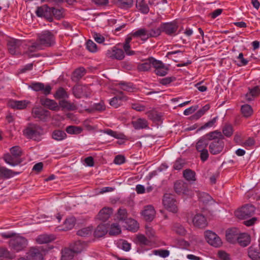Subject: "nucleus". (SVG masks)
<instances>
[{
  "mask_svg": "<svg viewBox=\"0 0 260 260\" xmlns=\"http://www.w3.org/2000/svg\"><path fill=\"white\" fill-rule=\"evenodd\" d=\"M55 43L54 34L48 30L42 31L37 35L36 41L28 47V50L30 52L41 50L46 47H50Z\"/></svg>",
  "mask_w": 260,
  "mask_h": 260,
  "instance_id": "obj_1",
  "label": "nucleus"
},
{
  "mask_svg": "<svg viewBox=\"0 0 260 260\" xmlns=\"http://www.w3.org/2000/svg\"><path fill=\"white\" fill-rule=\"evenodd\" d=\"M209 140L211 141L209 144V150L211 154L216 155L220 153L224 146L222 134L218 131L212 132L206 135Z\"/></svg>",
  "mask_w": 260,
  "mask_h": 260,
  "instance_id": "obj_2",
  "label": "nucleus"
},
{
  "mask_svg": "<svg viewBox=\"0 0 260 260\" xmlns=\"http://www.w3.org/2000/svg\"><path fill=\"white\" fill-rule=\"evenodd\" d=\"M23 134L27 138L39 142L41 140L43 130L37 124H29L23 131Z\"/></svg>",
  "mask_w": 260,
  "mask_h": 260,
  "instance_id": "obj_3",
  "label": "nucleus"
},
{
  "mask_svg": "<svg viewBox=\"0 0 260 260\" xmlns=\"http://www.w3.org/2000/svg\"><path fill=\"white\" fill-rule=\"evenodd\" d=\"M174 189L178 195L191 197L194 194L193 190L189 187L188 184L181 180L174 182Z\"/></svg>",
  "mask_w": 260,
  "mask_h": 260,
  "instance_id": "obj_4",
  "label": "nucleus"
},
{
  "mask_svg": "<svg viewBox=\"0 0 260 260\" xmlns=\"http://www.w3.org/2000/svg\"><path fill=\"white\" fill-rule=\"evenodd\" d=\"M27 245V240L24 237L17 236L9 241L10 247L14 251L19 252L23 250Z\"/></svg>",
  "mask_w": 260,
  "mask_h": 260,
  "instance_id": "obj_5",
  "label": "nucleus"
},
{
  "mask_svg": "<svg viewBox=\"0 0 260 260\" xmlns=\"http://www.w3.org/2000/svg\"><path fill=\"white\" fill-rule=\"evenodd\" d=\"M254 206L246 204L235 211L236 216L239 219H245L252 216L255 212Z\"/></svg>",
  "mask_w": 260,
  "mask_h": 260,
  "instance_id": "obj_6",
  "label": "nucleus"
},
{
  "mask_svg": "<svg viewBox=\"0 0 260 260\" xmlns=\"http://www.w3.org/2000/svg\"><path fill=\"white\" fill-rule=\"evenodd\" d=\"M25 45L23 41L11 39L8 42V49L11 54H19L21 53L22 48L24 47Z\"/></svg>",
  "mask_w": 260,
  "mask_h": 260,
  "instance_id": "obj_7",
  "label": "nucleus"
},
{
  "mask_svg": "<svg viewBox=\"0 0 260 260\" xmlns=\"http://www.w3.org/2000/svg\"><path fill=\"white\" fill-rule=\"evenodd\" d=\"M162 203L165 208L170 212L176 213L178 211L177 201L173 195L169 193L164 194Z\"/></svg>",
  "mask_w": 260,
  "mask_h": 260,
  "instance_id": "obj_8",
  "label": "nucleus"
},
{
  "mask_svg": "<svg viewBox=\"0 0 260 260\" xmlns=\"http://www.w3.org/2000/svg\"><path fill=\"white\" fill-rule=\"evenodd\" d=\"M27 257L31 260H43L45 250L41 247H32L26 253Z\"/></svg>",
  "mask_w": 260,
  "mask_h": 260,
  "instance_id": "obj_9",
  "label": "nucleus"
},
{
  "mask_svg": "<svg viewBox=\"0 0 260 260\" xmlns=\"http://www.w3.org/2000/svg\"><path fill=\"white\" fill-rule=\"evenodd\" d=\"M204 236L207 242L212 246L219 247L222 244L220 238L211 231H206L204 232Z\"/></svg>",
  "mask_w": 260,
  "mask_h": 260,
  "instance_id": "obj_10",
  "label": "nucleus"
},
{
  "mask_svg": "<svg viewBox=\"0 0 260 260\" xmlns=\"http://www.w3.org/2000/svg\"><path fill=\"white\" fill-rule=\"evenodd\" d=\"M113 93L116 95L109 101L110 105L115 108H117L122 105V101H126L127 97L125 96L122 91L115 90Z\"/></svg>",
  "mask_w": 260,
  "mask_h": 260,
  "instance_id": "obj_11",
  "label": "nucleus"
},
{
  "mask_svg": "<svg viewBox=\"0 0 260 260\" xmlns=\"http://www.w3.org/2000/svg\"><path fill=\"white\" fill-rule=\"evenodd\" d=\"M51 7L46 5L38 7L36 11V14L38 17H43L49 22L53 21V18L51 16Z\"/></svg>",
  "mask_w": 260,
  "mask_h": 260,
  "instance_id": "obj_12",
  "label": "nucleus"
},
{
  "mask_svg": "<svg viewBox=\"0 0 260 260\" xmlns=\"http://www.w3.org/2000/svg\"><path fill=\"white\" fill-rule=\"evenodd\" d=\"M152 65L155 69L154 72L159 76H164L168 73V68L159 60L155 59H151Z\"/></svg>",
  "mask_w": 260,
  "mask_h": 260,
  "instance_id": "obj_13",
  "label": "nucleus"
},
{
  "mask_svg": "<svg viewBox=\"0 0 260 260\" xmlns=\"http://www.w3.org/2000/svg\"><path fill=\"white\" fill-rule=\"evenodd\" d=\"M160 25L162 32H165L169 36L175 35L176 32L178 28L177 23L174 21L162 23Z\"/></svg>",
  "mask_w": 260,
  "mask_h": 260,
  "instance_id": "obj_14",
  "label": "nucleus"
},
{
  "mask_svg": "<svg viewBox=\"0 0 260 260\" xmlns=\"http://www.w3.org/2000/svg\"><path fill=\"white\" fill-rule=\"evenodd\" d=\"M31 113L33 117L40 120H46L50 116V112L42 107L33 108Z\"/></svg>",
  "mask_w": 260,
  "mask_h": 260,
  "instance_id": "obj_15",
  "label": "nucleus"
},
{
  "mask_svg": "<svg viewBox=\"0 0 260 260\" xmlns=\"http://www.w3.org/2000/svg\"><path fill=\"white\" fill-rule=\"evenodd\" d=\"M29 87L35 91H42L43 93L46 95L50 94L52 89L49 85L45 87L44 84L41 82H32L29 85Z\"/></svg>",
  "mask_w": 260,
  "mask_h": 260,
  "instance_id": "obj_16",
  "label": "nucleus"
},
{
  "mask_svg": "<svg viewBox=\"0 0 260 260\" xmlns=\"http://www.w3.org/2000/svg\"><path fill=\"white\" fill-rule=\"evenodd\" d=\"M141 214L146 221H151L155 216V211L152 206L148 205L144 207Z\"/></svg>",
  "mask_w": 260,
  "mask_h": 260,
  "instance_id": "obj_17",
  "label": "nucleus"
},
{
  "mask_svg": "<svg viewBox=\"0 0 260 260\" xmlns=\"http://www.w3.org/2000/svg\"><path fill=\"white\" fill-rule=\"evenodd\" d=\"M108 57L112 59L121 60L124 57V54L122 49L114 47L111 50H108L106 53Z\"/></svg>",
  "mask_w": 260,
  "mask_h": 260,
  "instance_id": "obj_18",
  "label": "nucleus"
},
{
  "mask_svg": "<svg viewBox=\"0 0 260 260\" xmlns=\"http://www.w3.org/2000/svg\"><path fill=\"white\" fill-rule=\"evenodd\" d=\"M88 89L86 86L77 85L73 87V92L74 96L77 98L79 99L83 96L87 97V90Z\"/></svg>",
  "mask_w": 260,
  "mask_h": 260,
  "instance_id": "obj_19",
  "label": "nucleus"
},
{
  "mask_svg": "<svg viewBox=\"0 0 260 260\" xmlns=\"http://www.w3.org/2000/svg\"><path fill=\"white\" fill-rule=\"evenodd\" d=\"M192 222L194 226L204 228L207 225V221L205 217L202 214H196L193 219Z\"/></svg>",
  "mask_w": 260,
  "mask_h": 260,
  "instance_id": "obj_20",
  "label": "nucleus"
},
{
  "mask_svg": "<svg viewBox=\"0 0 260 260\" xmlns=\"http://www.w3.org/2000/svg\"><path fill=\"white\" fill-rule=\"evenodd\" d=\"M28 103L29 102L26 101H15L11 100L8 102V106L13 109L22 110L25 109Z\"/></svg>",
  "mask_w": 260,
  "mask_h": 260,
  "instance_id": "obj_21",
  "label": "nucleus"
},
{
  "mask_svg": "<svg viewBox=\"0 0 260 260\" xmlns=\"http://www.w3.org/2000/svg\"><path fill=\"white\" fill-rule=\"evenodd\" d=\"M113 213V209L109 207H104L100 210L98 214V218L103 221L107 220Z\"/></svg>",
  "mask_w": 260,
  "mask_h": 260,
  "instance_id": "obj_22",
  "label": "nucleus"
},
{
  "mask_svg": "<svg viewBox=\"0 0 260 260\" xmlns=\"http://www.w3.org/2000/svg\"><path fill=\"white\" fill-rule=\"evenodd\" d=\"M3 159L7 164L12 166H17L22 162L21 158H15L13 155L10 153L5 154L3 156Z\"/></svg>",
  "mask_w": 260,
  "mask_h": 260,
  "instance_id": "obj_23",
  "label": "nucleus"
},
{
  "mask_svg": "<svg viewBox=\"0 0 260 260\" xmlns=\"http://www.w3.org/2000/svg\"><path fill=\"white\" fill-rule=\"evenodd\" d=\"M248 255L252 260H260V248L250 246L248 250Z\"/></svg>",
  "mask_w": 260,
  "mask_h": 260,
  "instance_id": "obj_24",
  "label": "nucleus"
},
{
  "mask_svg": "<svg viewBox=\"0 0 260 260\" xmlns=\"http://www.w3.org/2000/svg\"><path fill=\"white\" fill-rule=\"evenodd\" d=\"M125 225L124 226L126 230L133 232H136L139 229V224L138 222L132 218H128L125 222Z\"/></svg>",
  "mask_w": 260,
  "mask_h": 260,
  "instance_id": "obj_25",
  "label": "nucleus"
},
{
  "mask_svg": "<svg viewBox=\"0 0 260 260\" xmlns=\"http://www.w3.org/2000/svg\"><path fill=\"white\" fill-rule=\"evenodd\" d=\"M19 174V172H14L0 165V177L1 178H9Z\"/></svg>",
  "mask_w": 260,
  "mask_h": 260,
  "instance_id": "obj_26",
  "label": "nucleus"
},
{
  "mask_svg": "<svg viewBox=\"0 0 260 260\" xmlns=\"http://www.w3.org/2000/svg\"><path fill=\"white\" fill-rule=\"evenodd\" d=\"M41 103L42 105L47 107L50 110L56 111L58 109L57 103L53 100L49 99H41Z\"/></svg>",
  "mask_w": 260,
  "mask_h": 260,
  "instance_id": "obj_27",
  "label": "nucleus"
},
{
  "mask_svg": "<svg viewBox=\"0 0 260 260\" xmlns=\"http://www.w3.org/2000/svg\"><path fill=\"white\" fill-rule=\"evenodd\" d=\"M55 237L53 235L42 234L36 238V242L40 244L47 243L54 240Z\"/></svg>",
  "mask_w": 260,
  "mask_h": 260,
  "instance_id": "obj_28",
  "label": "nucleus"
},
{
  "mask_svg": "<svg viewBox=\"0 0 260 260\" xmlns=\"http://www.w3.org/2000/svg\"><path fill=\"white\" fill-rule=\"evenodd\" d=\"M237 241L241 246L246 247L250 243V238L247 234L241 233L238 235Z\"/></svg>",
  "mask_w": 260,
  "mask_h": 260,
  "instance_id": "obj_29",
  "label": "nucleus"
},
{
  "mask_svg": "<svg viewBox=\"0 0 260 260\" xmlns=\"http://www.w3.org/2000/svg\"><path fill=\"white\" fill-rule=\"evenodd\" d=\"M209 140L208 137L206 136L202 137L196 144V149L199 151H203V150H206L207 147L209 144Z\"/></svg>",
  "mask_w": 260,
  "mask_h": 260,
  "instance_id": "obj_30",
  "label": "nucleus"
},
{
  "mask_svg": "<svg viewBox=\"0 0 260 260\" xmlns=\"http://www.w3.org/2000/svg\"><path fill=\"white\" fill-rule=\"evenodd\" d=\"M136 8L143 14H147L149 11V8L145 0H136Z\"/></svg>",
  "mask_w": 260,
  "mask_h": 260,
  "instance_id": "obj_31",
  "label": "nucleus"
},
{
  "mask_svg": "<svg viewBox=\"0 0 260 260\" xmlns=\"http://www.w3.org/2000/svg\"><path fill=\"white\" fill-rule=\"evenodd\" d=\"M151 59H154L153 57L148 58L145 62L139 63L137 66V70L139 72H146L149 71L151 67Z\"/></svg>",
  "mask_w": 260,
  "mask_h": 260,
  "instance_id": "obj_32",
  "label": "nucleus"
},
{
  "mask_svg": "<svg viewBox=\"0 0 260 260\" xmlns=\"http://www.w3.org/2000/svg\"><path fill=\"white\" fill-rule=\"evenodd\" d=\"M108 226L106 224H99L94 231V236L98 238L102 237L107 233Z\"/></svg>",
  "mask_w": 260,
  "mask_h": 260,
  "instance_id": "obj_33",
  "label": "nucleus"
},
{
  "mask_svg": "<svg viewBox=\"0 0 260 260\" xmlns=\"http://www.w3.org/2000/svg\"><path fill=\"white\" fill-rule=\"evenodd\" d=\"M132 124L136 129L145 128L148 127V122L146 120L143 118H139L132 122Z\"/></svg>",
  "mask_w": 260,
  "mask_h": 260,
  "instance_id": "obj_34",
  "label": "nucleus"
},
{
  "mask_svg": "<svg viewBox=\"0 0 260 260\" xmlns=\"http://www.w3.org/2000/svg\"><path fill=\"white\" fill-rule=\"evenodd\" d=\"M116 5L119 8L128 9L133 6V0H115Z\"/></svg>",
  "mask_w": 260,
  "mask_h": 260,
  "instance_id": "obj_35",
  "label": "nucleus"
},
{
  "mask_svg": "<svg viewBox=\"0 0 260 260\" xmlns=\"http://www.w3.org/2000/svg\"><path fill=\"white\" fill-rule=\"evenodd\" d=\"M61 253V260H70L74 257L75 253L70 247V248H64L62 250Z\"/></svg>",
  "mask_w": 260,
  "mask_h": 260,
  "instance_id": "obj_36",
  "label": "nucleus"
},
{
  "mask_svg": "<svg viewBox=\"0 0 260 260\" xmlns=\"http://www.w3.org/2000/svg\"><path fill=\"white\" fill-rule=\"evenodd\" d=\"M132 35L135 37H141L142 40L146 41L148 39V29L145 28H140L133 32Z\"/></svg>",
  "mask_w": 260,
  "mask_h": 260,
  "instance_id": "obj_37",
  "label": "nucleus"
},
{
  "mask_svg": "<svg viewBox=\"0 0 260 260\" xmlns=\"http://www.w3.org/2000/svg\"><path fill=\"white\" fill-rule=\"evenodd\" d=\"M128 213L127 210L123 208H120L117 212L116 217L120 221H125L127 219Z\"/></svg>",
  "mask_w": 260,
  "mask_h": 260,
  "instance_id": "obj_38",
  "label": "nucleus"
},
{
  "mask_svg": "<svg viewBox=\"0 0 260 260\" xmlns=\"http://www.w3.org/2000/svg\"><path fill=\"white\" fill-rule=\"evenodd\" d=\"M260 94V89L258 86H255L250 90L249 92L247 93L245 96L247 100L251 101L254 97Z\"/></svg>",
  "mask_w": 260,
  "mask_h": 260,
  "instance_id": "obj_39",
  "label": "nucleus"
},
{
  "mask_svg": "<svg viewBox=\"0 0 260 260\" xmlns=\"http://www.w3.org/2000/svg\"><path fill=\"white\" fill-rule=\"evenodd\" d=\"M67 135L64 132L61 130H55L52 134V137L56 141H61L65 139Z\"/></svg>",
  "mask_w": 260,
  "mask_h": 260,
  "instance_id": "obj_40",
  "label": "nucleus"
},
{
  "mask_svg": "<svg viewBox=\"0 0 260 260\" xmlns=\"http://www.w3.org/2000/svg\"><path fill=\"white\" fill-rule=\"evenodd\" d=\"M183 177L188 181H194L196 180V173L190 169H186L183 171Z\"/></svg>",
  "mask_w": 260,
  "mask_h": 260,
  "instance_id": "obj_41",
  "label": "nucleus"
},
{
  "mask_svg": "<svg viewBox=\"0 0 260 260\" xmlns=\"http://www.w3.org/2000/svg\"><path fill=\"white\" fill-rule=\"evenodd\" d=\"M59 104L62 108L67 109L68 110L73 111L77 109L76 106L74 103H72L67 101H60Z\"/></svg>",
  "mask_w": 260,
  "mask_h": 260,
  "instance_id": "obj_42",
  "label": "nucleus"
},
{
  "mask_svg": "<svg viewBox=\"0 0 260 260\" xmlns=\"http://www.w3.org/2000/svg\"><path fill=\"white\" fill-rule=\"evenodd\" d=\"M54 97L56 99H66L68 98L69 95L63 88L59 87L56 90Z\"/></svg>",
  "mask_w": 260,
  "mask_h": 260,
  "instance_id": "obj_43",
  "label": "nucleus"
},
{
  "mask_svg": "<svg viewBox=\"0 0 260 260\" xmlns=\"http://www.w3.org/2000/svg\"><path fill=\"white\" fill-rule=\"evenodd\" d=\"M75 218L74 217H69L67 218L64 222V231H67L72 229L75 224Z\"/></svg>",
  "mask_w": 260,
  "mask_h": 260,
  "instance_id": "obj_44",
  "label": "nucleus"
},
{
  "mask_svg": "<svg viewBox=\"0 0 260 260\" xmlns=\"http://www.w3.org/2000/svg\"><path fill=\"white\" fill-rule=\"evenodd\" d=\"M51 16L53 18L59 20L63 17V9H56L54 7H51Z\"/></svg>",
  "mask_w": 260,
  "mask_h": 260,
  "instance_id": "obj_45",
  "label": "nucleus"
},
{
  "mask_svg": "<svg viewBox=\"0 0 260 260\" xmlns=\"http://www.w3.org/2000/svg\"><path fill=\"white\" fill-rule=\"evenodd\" d=\"M14 257V254L11 253L7 249L3 247L0 248V258L13 259Z\"/></svg>",
  "mask_w": 260,
  "mask_h": 260,
  "instance_id": "obj_46",
  "label": "nucleus"
},
{
  "mask_svg": "<svg viewBox=\"0 0 260 260\" xmlns=\"http://www.w3.org/2000/svg\"><path fill=\"white\" fill-rule=\"evenodd\" d=\"M117 86H119L121 89L128 92H132L134 89L133 84L131 83L120 82Z\"/></svg>",
  "mask_w": 260,
  "mask_h": 260,
  "instance_id": "obj_47",
  "label": "nucleus"
},
{
  "mask_svg": "<svg viewBox=\"0 0 260 260\" xmlns=\"http://www.w3.org/2000/svg\"><path fill=\"white\" fill-rule=\"evenodd\" d=\"M74 252L79 253L84 248V245L80 241L74 242L70 245Z\"/></svg>",
  "mask_w": 260,
  "mask_h": 260,
  "instance_id": "obj_48",
  "label": "nucleus"
},
{
  "mask_svg": "<svg viewBox=\"0 0 260 260\" xmlns=\"http://www.w3.org/2000/svg\"><path fill=\"white\" fill-rule=\"evenodd\" d=\"M241 110L242 114L245 117H248L250 116L253 113L252 108L249 105H243L241 107Z\"/></svg>",
  "mask_w": 260,
  "mask_h": 260,
  "instance_id": "obj_49",
  "label": "nucleus"
},
{
  "mask_svg": "<svg viewBox=\"0 0 260 260\" xmlns=\"http://www.w3.org/2000/svg\"><path fill=\"white\" fill-rule=\"evenodd\" d=\"M11 154L13 155L15 158H20L22 154L21 148L19 146H15L10 148Z\"/></svg>",
  "mask_w": 260,
  "mask_h": 260,
  "instance_id": "obj_50",
  "label": "nucleus"
},
{
  "mask_svg": "<svg viewBox=\"0 0 260 260\" xmlns=\"http://www.w3.org/2000/svg\"><path fill=\"white\" fill-rule=\"evenodd\" d=\"M85 73L84 68H79L76 69L73 73V78L74 80H78L81 78Z\"/></svg>",
  "mask_w": 260,
  "mask_h": 260,
  "instance_id": "obj_51",
  "label": "nucleus"
},
{
  "mask_svg": "<svg viewBox=\"0 0 260 260\" xmlns=\"http://www.w3.org/2000/svg\"><path fill=\"white\" fill-rule=\"evenodd\" d=\"M161 32V25L159 27L149 29L148 30V38L157 37L160 35Z\"/></svg>",
  "mask_w": 260,
  "mask_h": 260,
  "instance_id": "obj_52",
  "label": "nucleus"
},
{
  "mask_svg": "<svg viewBox=\"0 0 260 260\" xmlns=\"http://www.w3.org/2000/svg\"><path fill=\"white\" fill-rule=\"evenodd\" d=\"M234 129L232 125L226 124L222 128L223 136L226 137H231L233 134Z\"/></svg>",
  "mask_w": 260,
  "mask_h": 260,
  "instance_id": "obj_53",
  "label": "nucleus"
},
{
  "mask_svg": "<svg viewBox=\"0 0 260 260\" xmlns=\"http://www.w3.org/2000/svg\"><path fill=\"white\" fill-rule=\"evenodd\" d=\"M104 133L118 139H123L125 137L123 134L118 133L117 132L113 131L110 129H108L105 131Z\"/></svg>",
  "mask_w": 260,
  "mask_h": 260,
  "instance_id": "obj_54",
  "label": "nucleus"
},
{
  "mask_svg": "<svg viewBox=\"0 0 260 260\" xmlns=\"http://www.w3.org/2000/svg\"><path fill=\"white\" fill-rule=\"evenodd\" d=\"M238 235L232 232L231 230L227 231L226 233V238L228 242L234 243L237 241Z\"/></svg>",
  "mask_w": 260,
  "mask_h": 260,
  "instance_id": "obj_55",
  "label": "nucleus"
},
{
  "mask_svg": "<svg viewBox=\"0 0 260 260\" xmlns=\"http://www.w3.org/2000/svg\"><path fill=\"white\" fill-rule=\"evenodd\" d=\"M121 232L119 225L116 223L112 224L109 231V234L112 236L118 235Z\"/></svg>",
  "mask_w": 260,
  "mask_h": 260,
  "instance_id": "obj_56",
  "label": "nucleus"
},
{
  "mask_svg": "<svg viewBox=\"0 0 260 260\" xmlns=\"http://www.w3.org/2000/svg\"><path fill=\"white\" fill-rule=\"evenodd\" d=\"M153 253L155 255H159L161 257L166 258L170 254V251L167 249H157L153 251Z\"/></svg>",
  "mask_w": 260,
  "mask_h": 260,
  "instance_id": "obj_57",
  "label": "nucleus"
},
{
  "mask_svg": "<svg viewBox=\"0 0 260 260\" xmlns=\"http://www.w3.org/2000/svg\"><path fill=\"white\" fill-rule=\"evenodd\" d=\"M82 131V129L78 126H69L66 128V132L69 134H78Z\"/></svg>",
  "mask_w": 260,
  "mask_h": 260,
  "instance_id": "obj_58",
  "label": "nucleus"
},
{
  "mask_svg": "<svg viewBox=\"0 0 260 260\" xmlns=\"http://www.w3.org/2000/svg\"><path fill=\"white\" fill-rule=\"evenodd\" d=\"M92 229L90 227L82 228L78 231L77 234L81 237H86L91 234Z\"/></svg>",
  "mask_w": 260,
  "mask_h": 260,
  "instance_id": "obj_59",
  "label": "nucleus"
},
{
  "mask_svg": "<svg viewBox=\"0 0 260 260\" xmlns=\"http://www.w3.org/2000/svg\"><path fill=\"white\" fill-rule=\"evenodd\" d=\"M199 198L203 203H208L211 200V197L208 193L205 192L200 193L199 194Z\"/></svg>",
  "mask_w": 260,
  "mask_h": 260,
  "instance_id": "obj_60",
  "label": "nucleus"
},
{
  "mask_svg": "<svg viewBox=\"0 0 260 260\" xmlns=\"http://www.w3.org/2000/svg\"><path fill=\"white\" fill-rule=\"evenodd\" d=\"M217 118H218L217 116L213 118L211 120L205 123L203 126H202L199 128V129L201 130V129H205L207 128H210V127H213L215 125V124L217 121Z\"/></svg>",
  "mask_w": 260,
  "mask_h": 260,
  "instance_id": "obj_61",
  "label": "nucleus"
},
{
  "mask_svg": "<svg viewBox=\"0 0 260 260\" xmlns=\"http://www.w3.org/2000/svg\"><path fill=\"white\" fill-rule=\"evenodd\" d=\"M86 48L91 52H95L97 51V45L92 41L89 40L86 42Z\"/></svg>",
  "mask_w": 260,
  "mask_h": 260,
  "instance_id": "obj_62",
  "label": "nucleus"
},
{
  "mask_svg": "<svg viewBox=\"0 0 260 260\" xmlns=\"http://www.w3.org/2000/svg\"><path fill=\"white\" fill-rule=\"evenodd\" d=\"M137 239L141 245H148L150 243L149 240L143 235H138Z\"/></svg>",
  "mask_w": 260,
  "mask_h": 260,
  "instance_id": "obj_63",
  "label": "nucleus"
},
{
  "mask_svg": "<svg viewBox=\"0 0 260 260\" xmlns=\"http://www.w3.org/2000/svg\"><path fill=\"white\" fill-rule=\"evenodd\" d=\"M175 232L180 235H184L186 232L184 227L180 224H176L174 226Z\"/></svg>",
  "mask_w": 260,
  "mask_h": 260,
  "instance_id": "obj_64",
  "label": "nucleus"
}]
</instances>
